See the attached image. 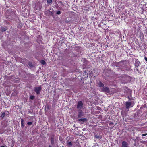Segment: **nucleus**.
Here are the masks:
<instances>
[{
  "instance_id": "obj_23",
  "label": "nucleus",
  "mask_w": 147,
  "mask_h": 147,
  "mask_svg": "<svg viewBox=\"0 0 147 147\" xmlns=\"http://www.w3.org/2000/svg\"><path fill=\"white\" fill-rule=\"evenodd\" d=\"M1 147H5L4 146H1Z\"/></svg>"
},
{
  "instance_id": "obj_22",
  "label": "nucleus",
  "mask_w": 147,
  "mask_h": 147,
  "mask_svg": "<svg viewBox=\"0 0 147 147\" xmlns=\"http://www.w3.org/2000/svg\"><path fill=\"white\" fill-rule=\"evenodd\" d=\"M144 59H145V61H147V58L146 57H145Z\"/></svg>"
},
{
  "instance_id": "obj_20",
  "label": "nucleus",
  "mask_w": 147,
  "mask_h": 147,
  "mask_svg": "<svg viewBox=\"0 0 147 147\" xmlns=\"http://www.w3.org/2000/svg\"><path fill=\"white\" fill-rule=\"evenodd\" d=\"M32 123L31 122H29L27 123V124L28 125H32Z\"/></svg>"
},
{
  "instance_id": "obj_25",
  "label": "nucleus",
  "mask_w": 147,
  "mask_h": 147,
  "mask_svg": "<svg viewBox=\"0 0 147 147\" xmlns=\"http://www.w3.org/2000/svg\"><path fill=\"white\" fill-rule=\"evenodd\" d=\"M111 123H110V124H109V125H111Z\"/></svg>"
},
{
  "instance_id": "obj_15",
  "label": "nucleus",
  "mask_w": 147,
  "mask_h": 147,
  "mask_svg": "<svg viewBox=\"0 0 147 147\" xmlns=\"http://www.w3.org/2000/svg\"><path fill=\"white\" fill-rule=\"evenodd\" d=\"M52 0H47V2L48 4L51 3L52 2Z\"/></svg>"
},
{
  "instance_id": "obj_3",
  "label": "nucleus",
  "mask_w": 147,
  "mask_h": 147,
  "mask_svg": "<svg viewBox=\"0 0 147 147\" xmlns=\"http://www.w3.org/2000/svg\"><path fill=\"white\" fill-rule=\"evenodd\" d=\"M101 90L106 92L109 93V88L107 87H103L101 89Z\"/></svg>"
},
{
  "instance_id": "obj_12",
  "label": "nucleus",
  "mask_w": 147,
  "mask_h": 147,
  "mask_svg": "<svg viewBox=\"0 0 147 147\" xmlns=\"http://www.w3.org/2000/svg\"><path fill=\"white\" fill-rule=\"evenodd\" d=\"M139 62L138 61L135 63V65L136 67H138L139 66Z\"/></svg>"
},
{
  "instance_id": "obj_10",
  "label": "nucleus",
  "mask_w": 147,
  "mask_h": 147,
  "mask_svg": "<svg viewBox=\"0 0 147 147\" xmlns=\"http://www.w3.org/2000/svg\"><path fill=\"white\" fill-rule=\"evenodd\" d=\"M0 30L2 32L4 31L5 30V29L3 27H0Z\"/></svg>"
},
{
  "instance_id": "obj_4",
  "label": "nucleus",
  "mask_w": 147,
  "mask_h": 147,
  "mask_svg": "<svg viewBox=\"0 0 147 147\" xmlns=\"http://www.w3.org/2000/svg\"><path fill=\"white\" fill-rule=\"evenodd\" d=\"M128 146V144L127 142L123 141L122 142L121 147H127Z\"/></svg>"
},
{
  "instance_id": "obj_19",
  "label": "nucleus",
  "mask_w": 147,
  "mask_h": 147,
  "mask_svg": "<svg viewBox=\"0 0 147 147\" xmlns=\"http://www.w3.org/2000/svg\"><path fill=\"white\" fill-rule=\"evenodd\" d=\"M95 137L97 138H100L99 136L97 135H95Z\"/></svg>"
},
{
  "instance_id": "obj_5",
  "label": "nucleus",
  "mask_w": 147,
  "mask_h": 147,
  "mask_svg": "<svg viewBox=\"0 0 147 147\" xmlns=\"http://www.w3.org/2000/svg\"><path fill=\"white\" fill-rule=\"evenodd\" d=\"M131 105V102H127L126 103V108L128 109L129 107Z\"/></svg>"
},
{
  "instance_id": "obj_26",
  "label": "nucleus",
  "mask_w": 147,
  "mask_h": 147,
  "mask_svg": "<svg viewBox=\"0 0 147 147\" xmlns=\"http://www.w3.org/2000/svg\"><path fill=\"white\" fill-rule=\"evenodd\" d=\"M57 77V75L55 77Z\"/></svg>"
},
{
  "instance_id": "obj_17",
  "label": "nucleus",
  "mask_w": 147,
  "mask_h": 147,
  "mask_svg": "<svg viewBox=\"0 0 147 147\" xmlns=\"http://www.w3.org/2000/svg\"><path fill=\"white\" fill-rule=\"evenodd\" d=\"M61 12L59 11H56V13L57 14L59 15L61 14Z\"/></svg>"
},
{
  "instance_id": "obj_9",
  "label": "nucleus",
  "mask_w": 147,
  "mask_h": 147,
  "mask_svg": "<svg viewBox=\"0 0 147 147\" xmlns=\"http://www.w3.org/2000/svg\"><path fill=\"white\" fill-rule=\"evenodd\" d=\"M51 142L52 144H53L54 143V139L53 137H51Z\"/></svg>"
},
{
  "instance_id": "obj_21",
  "label": "nucleus",
  "mask_w": 147,
  "mask_h": 147,
  "mask_svg": "<svg viewBox=\"0 0 147 147\" xmlns=\"http://www.w3.org/2000/svg\"><path fill=\"white\" fill-rule=\"evenodd\" d=\"M146 135H147V133H146V134H143L142 135V136H144Z\"/></svg>"
},
{
  "instance_id": "obj_16",
  "label": "nucleus",
  "mask_w": 147,
  "mask_h": 147,
  "mask_svg": "<svg viewBox=\"0 0 147 147\" xmlns=\"http://www.w3.org/2000/svg\"><path fill=\"white\" fill-rule=\"evenodd\" d=\"M5 116V113H3L2 114L1 116V118H3Z\"/></svg>"
},
{
  "instance_id": "obj_18",
  "label": "nucleus",
  "mask_w": 147,
  "mask_h": 147,
  "mask_svg": "<svg viewBox=\"0 0 147 147\" xmlns=\"http://www.w3.org/2000/svg\"><path fill=\"white\" fill-rule=\"evenodd\" d=\"M68 144L69 146H72V144L71 142H69L68 143H67Z\"/></svg>"
},
{
  "instance_id": "obj_8",
  "label": "nucleus",
  "mask_w": 147,
  "mask_h": 147,
  "mask_svg": "<svg viewBox=\"0 0 147 147\" xmlns=\"http://www.w3.org/2000/svg\"><path fill=\"white\" fill-rule=\"evenodd\" d=\"M24 120L23 119H21V127H24Z\"/></svg>"
},
{
  "instance_id": "obj_6",
  "label": "nucleus",
  "mask_w": 147,
  "mask_h": 147,
  "mask_svg": "<svg viewBox=\"0 0 147 147\" xmlns=\"http://www.w3.org/2000/svg\"><path fill=\"white\" fill-rule=\"evenodd\" d=\"M97 83L98 84L99 86L100 87H103L104 86V84L100 81H97Z\"/></svg>"
},
{
  "instance_id": "obj_11",
  "label": "nucleus",
  "mask_w": 147,
  "mask_h": 147,
  "mask_svg": "<svg viewBox=\"0 0 147 147\" xmlns=\"http://www.w3.org/2000/svg\"><path fill=\"white\" fill-rule=\"evenodd\" d=\"M82 115V111H81L79 112L78 117H80Z\"/></svg>"
},
{
  "instance_id": "obj_24",
  "label": "nucleus",
  "mask_w": 147,
  "mask_h": 147,
  "mask_svg": "<svg viewBox=\"0 0 147 147\" xmlns=\"http://www.w3.org/2000/svg\"><path fill=\"white\" fill-rule=\"evenodd\" d=\"M49 147H52L51 146H49Z\"/></svg>"
},
{
  "instance_id": "obj_1",
  "label": "nucleus",
  "mask_w": 147,
  "mask_h": 147,
  "mask_svg": "<svg viewBox=\"0 0 147 147\" xmlns=\"http://www.w3.org/2000/svg\"><path fill=\"white\" fill-rule=\"evenodd\" d=\"M83 108V103L82 101H78V102L77 108L79 110L82 109Z\"/></svg>"
},
{
  "instance_id": "obj_14",
  "label": "nucleus",
  "mask_w": 147,
  "mask_h": 147,
  "mask_svg": "<svg viewBox=\"0 0 147 147\" xmlns=\"http://www.w3.org/2000/svg\"><path fill=\"white\" fill-rule=\"evenodd\" d=\"M34 98H35V96H33V95L30 96V99L31 100L34 99Z\"/></svg>"
},
{
  "instance_id": "obj_7",
  "label": "nucleus",
  "mask_w": 147,
  "mask_h": 147,
  "mask_svg": "<svg viewBox=\"0 0 147 147\" xmlns=\"http://www.w3.org/2000/svg\"><path fill=\"white\" fill-rule=\"evenodd\" d=\"M86 118H82L79 119V121L81 122V123H82L83 122L86 121Z\"/></svg>"
},
{
  "instance_id": "obj_2",
  "label": "nucleus",
  "mask_w": 147,
  "mask_h": 147,
  "mask_svg": "<svg viewBox=\"0 0 147 147\" xmlns=\"http://www.w3.org/2000/svg\"><path fill=\"white\" fill-rule=\"evenodd\" d=\"M41 87L40 86L38 87L34 88V90L37 94H39L41 91Z\"/></svg>"
},
{
  "instance_id": "obj_13",
  "label": "nucleus",
  "mask_w": 147,
  "mask_h": 147,
  "mask_svg": "<svg viewBox=\"0 0 147 147\" xmlns=\"http://www.w3.org/2000/svg\"><path fill=\"white\" fill-rule=\"evenodd\" d=\"M40 63L43 65H45L46 63L45 61L44 60H42L40 61Z\"/></svg>"
}]
</instances>
